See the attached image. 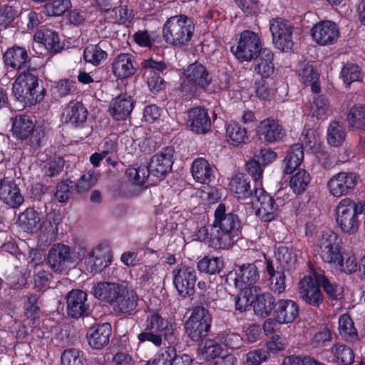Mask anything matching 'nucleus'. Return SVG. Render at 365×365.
Listing matches in <instances>:
<instances>
[{"instance_id":"1a4fd4ad","label":"nucleus","mask_w":365,"mask_h":365,"mask_svg":"<svg viewBox=\"0 0 365 365\" xmlns=\"http://www.w3.org/2000/svg\"><path fill=\"white\" fill-rule=\"evenodd\" d=\"M66 313L73 319L84 318L91 313L88 294L81 289H73L66 295Z\"/></svg>"},{"instance_id":"a211bd4d","label":"nucleus","mask_w":365,"mask_h":365,"mask_svg":"<svg viewBox=\"0 0 365 365\" xmlns=\"http://www.w3.org/2000/svg\"><path fill=\"white\" fill-rule=\"evenodd\" d=\"M188 126L192 132L205 134L210 131L212 121L207 110L203 107H195L188 113Z\"/></svg>"},{"instance_id":"5701e85b","label":"nucleus","mask_w":365,"mask_h":365,"mask_svg":"<svg viewBox=\"0 0 365 365\" xmlns=\"http://www.w3.org/2000/svg\"><path fill=\"white\" fill-rule=\"evenodd\" d=\"M257 133L259 137L267 143L278 141L284 135L282 125L273 118H267L261 121L257 128Z\"/></svg>"},{"instance_id":"f3484780","label":"nucleus","mask_w":365,"mask_h":365,"mask_svg":"<svg viewBox=\"0 0 365 365\" xmlns=\"http://www.w3.org/2000/svg\"><path fill=\"white\" fill-rule=\"evenodd\" d=\"M173 154L174 149L172 147H166L163 150L155 155L149 163L151 174L160 178L169 173L173 164Z\"/></svg>"},{"instance_id":"6e6552de","label":"nucleus","mask_w":365,"mask_h":365,"mask_svg":"<svg viewBox=\"0 0 365 365\" xmlns=\"http://www.w3.org/2000/svg\"><path fill=\"white\" fill-rule=\"evenodd\" d=\"M262 50L259 36L254 31L249 30L240 34L235 49L232 48L236 58L241 62L252 61Z\"/></svg>"},{"instance_id":"2eb2a0df","label":"nucleus","mask_w":365,"mask_h":365,"mask_svg":"<svg viewBox=\"0 0 365 365\" xmlns=\"http://www.w3.org/2000/svg\"><path fill=\"white\" fill-rule=\"evenodd\" d=\"M313 39L319 45L333 44L339 38V31L335 23L324 21L317 24L312 29Z\"/></svg>"},{"instance_id":"f704fd0d","label":"nucleus","mask_w":365,"mask_h":365,"mask_svg":"<svg viewBox=\"0 0 365 365\" xmlns=\"http://www.w3.org/2000/svg\"><path fill=\"white\" fill-rule=\"evenodd\" d=\"M313 277L315 282L322 286L324 292L332 299H337L341 297L343 289L334 282H331L321 269H313Z\"/></svg>"},{"instance_id":"4d7b16f0","label":"nucleus","mask_w":365,"mask_h":365,"mask_svg":"<svg viewBox=\"0 0 365 365\" xmlns=\"http://www.w3.org/2000/svg\"><path fill=\"white\" fill-rule=\"evenodd\" d=\"M127 173L129 179L135 184L142 185L146 182L149 175L151 174V171L150 170L149 166L141 165L138 168H130L128 169Z\"/></svg>"},{"instance_id":"cd10ccee","label":"nucleus","mask_w":365,"mask_h":365,"mask_svg":"<svg viewBox=\"0 0 365 365\" xmlns=\"http://www.w3.org/2000/svg\"><path fill=\"white\" fill-rule=\"evenodd\" d=\"M134 57L130 53H120L112 63V71L118 78H126L135 74Z\"/></svg>"},{"instance_id":"052dcab7","label":"nucleus","mask_w":365,"mask_h":365,"mask_svg":"<svg viewBox=\"0 0 365 365\" xmlns=\"http://www.w3.org/2000/svg\"><path fill=\"white\" fill-rule=\"evenodd\" d=\"M276 262L286 269L289 264L295 261L292 251L287 247L281 246L275 253Z\"/></svg>"},{"instance_id":"412c9836","label":"nucleus","mask_w":365,"mask_h":365,"mask_svg":"<svg viewBox=\"0 0 365 365\" xmlns=\"http://www.w3.org/2000/svg\"><path fill=\"white\" fill-rule=\"evenodd\" d=\"M3 58L6 66L19 71L28 70L29 67L27 51L22 47L13 46L8 48L4 53Z\"/></svg>"},{"instance_id":"69168bd1","label":"nucleus","mask_w":365,"mask_h":365,"mask_svg":"<svg viewBox=\"0 0 365 365\" xmlns=\"http://www.w3.org/2000/svg\"><path fill=\"white\" fill-rule=\"evenodd\" d=\"M246 170L255 181V189L261 185L259 180L262 176V169L258 160L255 159L249 160L246 164Z\"/></svg>"},{"instance_id":"e433bc0d","label":"nucleus","mask_w":365,"mask_h":365,"mask_svg":"<svg viewBox=\"0 0 365 365\" xmlns=\"http://www.w3.org/2000/svg\"><path fill=\"white\" fill-rule=\"evenodd\" d=\"M186 73L190 79L201 88L208 86L212 82V77L209 71L202 64L197 62L190 64L186 71Z\"/></svg>"},{"instance_id":"13d9d810","label":"nucleus","mask_w":365,"mask_h":365,"mask_svg":"<svg viewBox=\"0 0 365 365\" xmlns=\"http://www.w3.org/2000/svg\"><path fill=\"white\" fill-rule=\"evenodd\" d=\"M99 174L94 170H89L83 174L76 185L78 192H84L90 190L98 181Z\"/></svg>"},{"instance_id":"79ce46f5","label":"nucleus","mask_w":365,"mask_h":365,"mask_svg":"<svg viewBox=\"0 0 365 365\" xmlns=\"http://www.w3.org/2000/svg\"><path fill=\"white\" fill-rule=\"evenodd\" d=\"M302 81L304 85L310 86L312 91L315 93H319L321 91L318 83L319 74L315 70L313 65L308 63L302 68L299 73Z\"/></svg>"},{"instance_id":"423d86ee","label":"nucleus","mask_w":365,"mask_h":365,"mask_svg":"<svg viewBox=\"0 0 365 365\" xmlns=\"http://www.w3.org/2000/svg\"><path fill=\"white\" fill-rule=\"evenodd\" d=\"M316 252L325 263L334 265L341 262V240L331 230L323 231L318 237Z\"/></svg>"},{"instance_id":"7c9ffc66","label":"nucleus","mask_w":365,"mask_h":365,"mask_svg":"<svg viewBox=\"0 0 365 365\" xmlns=\"http://www.w3.org/2000/svg\"><path fill=\"white\" fill-rule=\"evenodd\" d=\"M230 189L239 199H246L254 195L249 178L244 173H237L230 182Z\"/></svg>"},{"instance_id":"338daca9","label":"nucleus","mask_w":365,"mask_h":365,"mask_svg":"<svg viewBox=\"0 0 365 365\" xmlns=\"http://www.w3.org/2000/svg\"><path fill=\"white\" fill-rule=\"evenodd\" d=\"M220 341L231 349H236L241 345L242 338L236 333H222L220 336Z\"/></svg>"},{"instance_id":"ea45409f","label":"nucleus","mask_w":365,"mask_h":365,"mask_svg":"<svg viewBox=\"0 0 365 365\" xmlns=\"http://www.w3.org/2000/svg\"><path fill=\"white\" fill-rule=\"evenodd\" d=\"M275 299L271 294L264 293L255 297L253 309L257 315L266 317L275 307Z\"/></svg>"},{"instance_id":"f257e3e1","label":"nucleus","mask_w":365,"mask_h":365,"mask_svg":"<svg viewBox=\"0 0 365 365\" xmlns=\"http://www.w3.org/2000/svg\"><path fill=\"white\" fill-rule=\"evenodd\" d=\"M211 236L215 245L222 247V249L231 247L241 237V222L238 216L227 212L226 206L222 203L215 211Z\"/></svg>"},{"instance_id":"3c124183","label":"nucleus","mask_w":365,"mask_h":365,"mask_svg":"<svg viewBox=\"0 0 365 365\" xmlns=\"http://www.w3.org/2000/svg\"><path fill=\"white\" fill-rule=\"evenodd\" d=\"M341 75L345 84L350 86L354 81L362 79V73L359 66L352 63H347L341 69Z\"/></svg>"},{"instance_id":"5fc2aeb1","label":"nucleus","mask_w":365,"mask_h":365,"mask_svg":"<svg viewBox=\"0 0 365 365\" xmlns=\"http://www.w3.org/2000/svg\"><path fill=\"white\" fill-rule=\"evenodd\" d=\"M313 115L322 118L331 113V105L324 96H318L314 98L312 106Z\"/></svg>"},{"instance_id":"de8ad7c7","label":"nucleus","mask_w":365,"mask_h":365,"mask_svg":"<svg viewBox=\"0 0 365 365\" xmlns=\"http://www.w3.org/2000/svg\"><path fill=\"white\" fill-rule=\"evenodd\" d=\"M62 365H88L83 353L76 349H68L61 354Z\"/></svg>"},{"instance_id":"a19ab883","label":"nucleus","mask_w":365,"mask_h":365,"mask_svg":"<svg viewBox=\"0 0 365 365\" xmlns=\"http://www.w3.org/2000/svg\"><path fill=\"white\" fill-rule=\"evenodd\" d=\"M35 39H38L46 48L51 53H58L63 48L58 34L51 30L45 29L36 33Z\"/></svg>"},{"instance_id":"c03bdc74","label":"nucleus","mask_w":365,"mask_h":365,"mask_svg":"<svg viewBox=\"0 0 365 365\" xmlns=\"http://www.w3.org/2000/svg\"><path fill=\"white\" fill-rule=\"evenodd\" d=\"M40 295L30 294L26 296L24 304V314L27 319L34 321L39 317L40 312Z\"/></svg>"},{"instance_id":"393cba45","label":"nucleus","mask_w":365,"mask_h":365,"mask_svg":"<svg viewBox=\"0 0 365 365\" xmlns=\"http://www.w3.org/2000/svg\"><path fill=\"white\" fill-rule=\"evenodd\" d=\"M274 313L276 320L279 324L292 323L299 314V307L291 299H280L275 304Z\"/></svg>"},{"instance_id":"6e6d98bb","label":"nucleus","mask_w":365,"mask_h":365,"mask_svg":"<svg viewBox=\"0 0 365 365\" xmlns=\"http://www.w3.org/2000/svg\"><path fill=\"white\" fill-rule=\"evenodd\" d=\"M71 6L70 0H55L44 6V13L47 16H61Z\"/></svg>"},{"instance_id":"2f4dec72","label":"nucleus","mask_w":365,"mask_h":365,"mask_svg":"<svg viewBox=\"0 0 365 365\" xmlns=\"http://www.w3.org/2000/svg\"><path fill=\"white\" fill-rule=\"evenodd\" d=\"M225 137L227 143L234 147L242 146L249 139L247 129L237 122L226 125Z\"/></svg>"},{"instance_id":"49530a36","label":"nucleus","mask_w":365,"mask_h":365,"mask_svg":"<svg viewBox=\"0 0 365 365\" xmlns=\"http://www.w3.org/2000/svg\"><path fill=\"white\" fill-rule=\"evenodd\" d=\"M346 133L339 122L333 121L329 124L327 130V141L331 146L337 147L345 139Z\"/></svg>"},{"instance_id":"4c0bfd02","label":"nucleus","mask_w":365,"mask_h":365,"mask_svg":"<svg viewBox=\"0 0 365 365\" xmlns=\"http://www.w3.org/2000/svg\"><path fill=\"white\" fill-rule=\"evenodd\" d=\"M304 158V151L302 145L299 143L291 146L288 154L283 163L284 173L291 174L297 167L300 165Z\"/></svg>"},{"instance_id":"bf43d9fd","label":"nucleus","mask_w":365,"mask_h":365,"mask_svg":"<svg viewBox=\"0 0 365 365\" xmlns=\"http://www.w3.org/2000/svg\"><path fill=\"white\" fill-rule=\"evenodd\" d=\"M86 61L93 65H98L107 57V53L98 45L87 47L83 52Z\"/></svg>"},{"instance_id":"58836bf2","label":"nucleus","mask_w":365,"mask_h":365,"mask_svg":"<svg viewBox=\"0 0 365 365\" xmlns=\"http://www.w3.org/2000/svg\"><path fill=\"white\" fill-rule=\"evenodd\" d=\"M192 174L193 178L200 183H208L212 177V168L209 163L203 159H196L192 165Z\"/></svg>"},{"instance_id":"b1692460","label":"nucleus","mask_w":365,"mask_h":365,"mask_svg":"<svg viewBox=\"0 0 365 365\" xmlns=\"http://www.w3.org/2000/svg\"><path fill=\"white\" fill-rule=\"evenodd\" d=\"M147 330L156 332L166 340H171L174 334L173 326L156 312H150L145 321Z\"/></svg>"},{"instance_id":"0eeeda50","label":"nucleus","mask_w":365,"mask_h":365,"mask_svg":"<svg viewBox=\"0 0 365 365\" xmlns=\"http://www.w3.org/2000/svg\"><path fill=\"white\" fill-rule=\"evenodd\" d=\"M81 259L75 248L63 243L54 244L48 250L47 262L50 268L56 273H62L71 264Z\"/></svg>"},{"instance_id":"0e129e2a","label":"nucleus","mask_w":365,"mask_h":365,"mask_svg":"<svg viewBox=\"0 0 365 365\" xmlns=\"http://www.w3.org/2000/svg\"><path fill=\"white\" fill-rule=\"evenodd\" d=\"M147 78V83L153 93H157L164 88L165 81L155 71H150L148 74H143Z\"/></svg>"},{"instance_id":"09e8293b","label":"nucleus","mask_w":365,"mask_h":365,"mask_svg":"<svg viewBox=\"0 0 365 365\" xmlns=\"http://www.w3.org/2000/svg\"><path fill=\"white\" fill-rule=\"evenodd\" d=\"M339 330L341 336L346 340H354L356 338V329L352 319L347 314H343L339 317Z\"/></svg>"},{"instance_id":"dca6fc26","label":"nucleus","mask_w":365,"mask_h":365,"mask_svg":"<svg viewBox=\"0 0 365 365\" xmlns=\"http://www.w3.org/2000/svg\"><path fill=\"white\" fill-rule=\"evenodd\" d=\"M138 297L136 292L121 284L113 304V310L118 314H130L138 305Z\"/></svg>"},{"instance_id":"ddd939ff","label":"nucleus","mask_w":365,"mask_h":365,"mask_svg":"<svg viewBox=\"0 0 365 365\" xmlns=\"http://www.w3.org/2000/svg\"><path fill=\"white\" fill-rule=\"evenodd\" d=\"M299 297L307 304L319 307L324 301L319 285L315 282L313 269L311 274L304 276L299 282Z\"/></svg>"},{"instance_id":"f8f14e48","label":"nucleus","mask_w":365,"mask_h":365,"mask_svg":"<svg viewBox=\"0 0 365 365\" xmlns=\"http://www.w3.org/2000/svg\"><path fill=\"white\" fill-rule=\"evenodd\" d=\"M359 176L353 172H340L334 175L328 181L330 194L340 197L350 193L358 183Z\"/></svg>"},{"instance_id":"aec40b11","label":"nucleus","mask_w":365,"mask_h":365,"mask_svg":"<svg viewBox=\"0 0 365 365\" xmlns=\"http://www.w3.org/2000/svg\"><path fill=\"white\" fill-rule=\"evenodd\" d=\"M134 106L135 101L130 96L120 94L111 101L109 111L114 119L123 120L130 115Z\"/></svg>"},{"instance_id":"9d476101","label":"nucleus","mask_w":365,"mask_h":365,"mask_svg":"<svg viewBox=\"0 0 365 365\" xmlns=\"http://www.w3.org/2000/svg\"><path fill=\"white\" fill-rule=\"evenodd\" d=\"M173 284L179 295L183 298L195 293L197 279L195 269L189 266H178L173 271Z\"/></svg>"},{"instance_id":"c85d7f7f","label":"nucleus","mask_w":365,"mask_h":365,"mask_svg":"<svg viewBox=\"0 0 365 365\" xmlns=\"http://www.w3.org/2000/svg\"><path fill=\"white\" fill-rule=\"evenodd\" d=\"M120 286L114 282H98L93 286L91 293L100 301L113 305Z\"/></svg>"},{"instance_id":"37998d69","label":"nucleus","mask_w":365,"mask_h":365,"mask_svg":"<svg viewBox=\"0 0 365 365\" xmlns=\"http://www.w3.org/2000/svg\"><path fill=\"white\" fill-rule=\"evenodd\" d=\"M224 267V262L220 257H204L197 263L198 270L209 274L220 273Z\"/></svg>"},{"instance_id":"a18cd8bd","label":"nucleus","mask_w":365,"mask_h":365,"mask_svg":"<svg viewBox=\"0 0 365 365\" xmlns=\"http://www.w3.org/2000/svg\"><path fill=\"white\" fill-rule=\"evenodd\" d=\"M310 180L309 174L304 170H300L292 177L289 185L294 193L302 194L306 190Z\"/></svg>"},{"instance_id":"e2e57ef3","label":"nucleus","mask_w":365,"mask_h":365,"mask_svg":"<svg viewBox=\"0 0 365 365\" xmlns=\"http://www.w3.org/2000/svg\"><path fill=\"white\" fill-rule=\"evenodd\" d=\"M334 265L338 267L339 269L344 272L352 273L357 270L358 262L354 255H348L345 259L341 255V262L335 263Z\"/></svg>"},{"instance_id":"a878e982","label":"nucleus","mask_w":365,"mask_h":365,"mask_svg":"<svg viewBox=\"0 0 365 365\" xmlns=\"http://www.w3.org/2000/svg\"><path fill=\"white\" fill-rule=\"evenodd\" d=\"M87 110L80 102L71 101L62 113V121L76 127L83 123L87 118Z\"/></svg>"},{"instance_id":"4be33fe9","label":"nucleus","mask_w":365,"mask_h":365,"mask_svg":"<svg viewBox=\"0 0 365 365\" xmlns=\"http://www.w3.org/2000/svg\"><path fill=\"white\" fill-rule=\"evenodd\" d=\"M112 327L109 323L98 324L91 328L87 334L89 346L93 349H101L109 343Z\"/></svg>"},{"instance_id":"680f3d73","label":"nucleus","mask_w":365,"mask_h":365,"mask_svg":"<svg viewBox=\"0 0 365 365\" xmlns=\"http://www.w3.org/2000/svg\"><path fill=\"white\" fill-rule=\"evenodd\" d=\"M17 16V11L11 6L4 5L0 8V26L6 28Z\"/></svg>"},{"instance_id":"9b49d317","label":"nucleus","mask_w":365,"mask_h":365,"mask_svg":"<svg viewBox=\"0 0 365 365\" xmlns=\"http://www.w3.org/2000/svg\"><path fill=\"white\" fill-rule=\"evenodd\" d=\"M293 26L287 21L275 19L270 21L269 30L272 35V41L276 48L282 51L292 49Z\"/></svg>"},{"instance_id":"bb28decb","label":"nucleus","mask_w":365,"mask_h":365,"mask_svg":"<svg viewBox=\"0 0 365 365\" xmlns=\"http://www.w3.org/2000/svg\"><path fill=\"white\" fill-rule=\"evenodd\" d=\"M0 199L12 208L20 207L24 197L18 185L12 180H5L0 190Z\"/></svg>"},{"instance_id":"603ef678","label":"nucleus","mask_w":365,"mask_h":365,"mask_svg":"<svg viewBox=\"0 0 365 365\" xmlns=\"http://www.w3.org/2000/svg\"><path fill=\"white\" fill-rule=\"evenodd\" d=\"M199 354L206 359H215L221 354V345L213 339L207 340L199 347Z\"/></svg>"},{"instance_id":"c9c22d12","label":"nucleus","mask_w":365,"mask_h":365,"mask_svg":"<svg viewBox=\"0 0 365 365\" xmlns=\"http://www.w3.org/2000/svg\"><path fill=\"white\" fill-rule=\"evenodd\" d=\"M34 128V124L28 115H19L13 119L11 131L18 139H27Z\"/></svg>"},{"instance_id":"8fccbe9b","label":"nucleus","mask_w":365,"mask_h":365,"mask_svg":"<svg viewBox=\"0 0 365 365\" xmlns=\"http://www.w3.org/2000/svg\"><path fill=\"white\" fill-rule=\"evenodd\" d=\"M347 120L351 127L356 129L365 126V106H353L348 113Z\"/></svg>"},{"instance_id":"473e14b6","label":"nucleus","mask_w":365,"mask_h":365,"mask_svg":"<svg viewBox=\"0 0 365 365\" xmlns=\"http://www.w3.org/2000/svg\"><path fill=\"white\" fill-rule=\"evenodd\" d=\"M273 58L272 52L267 48H263L256 56L255 70L262 78H269L274 73Z\"/></svg>"},{"instance_id":"864d4df0","label":"nucleus","mask_w":365,"mask_h":365,"mask_svg":"<svg viewBox=\"0 0 365 365\" xmlns=\"http://www.w3.org/2000/svg\"><path fill=\"white\" fill-rule=\"evenodd\" d=\"M336 361L343 365H349L352 363L354 355L351 349L345 344H336L332 350Z\"/></svg>"},{"instance_id":"7ed1b4c3","label":"nucleus","mask_w":365,"mask_h":365,"mask_svg":"<svg viewBox=\"0 0 365 365\" xmlns=\"http://www.w3.org/2000/svg\"><path fill=\"white\" fill-rule=\"evenodd\" d=\"M336 210V221L341 230L349 235L357 232L361 224L359 215L365 211V203L346 197L339 202Z\"/></svg>"},{"instance_id":"4468645a","label":"nucleus","mask_w":365,"mask_h":365,"mask_svg":"<svg viewBox=\"0 0 365 365\" xmlns=\"http://www.w3.org/2000/svg\"><path fill=\"white\" fill-rule=\"evenodd\" d=\"M254 197L259 203L255 213L261 220L269 222L273 220L277 215V207L274 200L261 187L255 189Z\"/></svg>"},{"instance_id":"6ab92c4d","label":"nucleus","mask_w":365,"mask_h":365,"mask_svg":"<svg viewBox=\"0 0 365 365\" xmlns=\"http://www.w3.org/2000/svg\"><path fill=\"white\" fill-rule=\"evenodd\" d=\"M86 263L93 274L102 271L110 263V254L108 247L102 245L96 247L86 259Z\"/></svg>"},{"instance_id":"f03ea898","label":"nucleus","mask_w":365,"mask_h":365,"mask_svg":"<svg viewBox=\"0 0 365 365\" xmlns=\"http://www.w3.org/2000/svg\"><path fill=\"white\" fill-rule=\"evenodd\" d=\"M195 25L185 15H176L170 17L163 27L164 41L177 48L186 46L194 34Z\"/></svg>"},{"instance_id":"39448f33","label":"nucleus","mask_w":365,"mask_h":365,"mask_svg":"<svg viewBox=\"0 0 365 365\" xmlns=\"http://www.w3.org/2000/svg\"><path fill=\"white\" fill-rule=\"evenodd\" d=\"M212 317L209 311L202 306H197L186 321L185 327L188 337L192 341H201L209 334Z\"/></svg>"},{"instance_id":"c756f323","label":"nucleus","mask_w":365,"mask_h":365,"mask_svg":"<svg viewBox=\"0 0 365 365\" xmlns=\"http://www.w3.org/2000/svg\"><path fill=\"white\" fill-rule=\"evenodd\" d=\"M18 224L24 231L36 233L42 227L41 215L33 208H26L19 215Z\"/></svg>"},{"instance_id":"72a5a7b5","label":"nucleus","mask_w":365,"mask_h":365,"mask_svg":"<svg viewBox=\"0 0 365 365\" xmlns=\"http://www.w3.org/2000/svg\"><path fill=\"white\" fill-rule=\"evenodd\" d=\"M259 278V272L255 264H244L236 270L235 281L236 286L242 289L243 285H252L256 283Z\"/></svg>"},{"instance_id":"20e7f679","label":"nucleus","mask_w":365,"mask_h":365,"mask_svg":"<svg viewBox=\"0 0 365 365\" xmlns=\"http://www.w3.org/2000/svg\"><path fill=\"white\" fill-rule=\"evenodd\" d=\"M38 77L31 73L30 71L24 70L13 83L12 90L15 97L19 101L33 105L43 98L44 89H42L38 93Z\"/></svg>"},{"instance_id":"774afa93","label":"nucleus","mask_w":365,"mask_h":365,"mask_svg":"<svg viewBox=\"0 0 365 365\" xmlns=\"http://www.w3.org/2000/svg\"><path fill=\"white\" fill-rule=\"evenodd\" d=\"M173 351L168 349V346L165 349H161L160 351L155 356V357L147 361L145 365H169L170 361V355L172 356Z\"/></svg>"}]
</instances>
